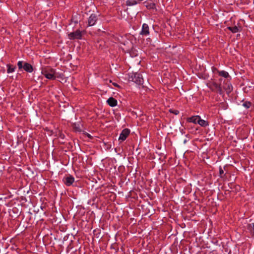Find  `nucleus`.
<instances>
[{"label": "nucleus", "mask_w": 254, "mask_h": 254, "mask_svg": "<svg viewBox=\"0 0 254 254\" xmlns=\"http://www.w3.org/2000/svg\"><path fill=\"white\" fill-rule=\"evenodd\" d=\"M129 80L133 81L138 85H142L143 87H146L144 85V80L141 74L139 73H132L129 75ZM146 82L145 84H147Z\"/></svg>", "instance_id": "f257e3e1"}, {"label": "nucleus", "mask_w": 254, "mask_h": 254, "mask_svg": "<svg viewBox=\"0 0 254 254\" xmlns=\"http://www.w3.org/2000/svg\"><path fill=\"white\" fill-rule=\"evenodd\" d=\"M207 86L212 91L222 95L224 91L220 84H218L216 82L211 81L207 83Z\"/></svg>", "instance_id": "f03ea898"}, {"label": "nucleus", "mask_w": 254, "mask_h": 254, "mask_svg": "<svg viewBox=\"0 0 254 254\" xmlns=\"http://www.w3.org/2000/svg\"><path fill=\"white\" fill-rule=\"evenodd\" d=\"M42 73L45 76L49 79L54 80L56 79V72L53 69H51L50 71H48L47 70L42 71Z\"/></svg>", "instance_id": "7ed1b4c3"}, {"label": "nucleus", "mask_w": 254, "mask_h": 254, "mask_svg": "<svg viewBox=\"0 0 254 254\" xmlns=\"http://www.w3.org/2000/svg\"><path fill=\"white\" fill-rule=\"evenodd\" d=\"M68 36L71 40H74L75 39H80L82 37L81 32L79 30H77L75 32L68 34Z\"/></svg>", "instance_id": "20e7f679"}, {"label": "nucleus", "mask_w": 254, "mask_h": 254, "mask_svg": "<svg viewBox=\"0 0 254 254\" xmlns=\"http://www.w3.org/2000/svg\"><path fill=\"white\" fill-rule=\"evenodd\" d=\"M129 130L127 128L123 129L120 134L119 138V140H125L129 135Z\"/></svg>", "instance_id": "39448f33"}, {"label": "nucleus", "mask_w": 254, "mask_h": 254, "mask_svg": "<svg viewBox=\"0 0 254 254\" xmlns=\"http://www.w3.org/2000/svg\"><path fill=\"white\" fill-rule=\"evenodd\" d=\"M97 20V17L95 14H91L88 19V26H93Z\"/></svg>", "instance_id": "423d86ee"}, {"label": "nucleus", "mask_w": 254, "mask_h": 254, "mask_svg": "<svg viewBox=\"0 0 254 254\" xmlns=\"http://www.w3.org/2000/svg\"><path fill=\"white\" fill-rule=\"evenodd\" d=\"M222 89L224 90L227 94H229L233 90L232 86L231 84L226 83L223 85Z\"/></svg>", "instance_id": "0eeeda50"}, {"label": "nucleus", "mask_w": 254, "mask_h": 254, "mask_svg": "<svg viewBox=\"0 0 254 254\" xmlns=\"http://www.w3.org/2000/svg\"><path fill=\"white\" fill-rule=\"evenodd\" d=\"M74 181V178L71 176H69L65 178L64 184L67 186H69L72 184Z\"/></svg>", "instance_id": "6e6552de"}, {"label": "nucleus", "mask_w": 254, "mask_h": 254, "mask_svg": "<svg viewBox=\"0 0 254 254\" xmlns=\"http://www.w3.org/2000/svg\"><path fill=\"white\" fill-rule=\"evenodd\" d=\"M23 69L27 72H31L33 69L31 64L29 63H25L23 65Z\"/></svg>", "instance_id": "1a4fd4ad"}, {"label": "nucleus", "mask_w": 254, "mask_h": 254, "mask_svg": "<svg viewBox=\"0 0 254 254\" xmlns=\"http://www.w3.org/2000/svg\"><path fill=\"white\" fill-rule=\"evenodd\" d=\"M107 103L111 107H115L117 104V101L113 97H110L108 100Z\"/></svg>", "instance_id": "9d476101"}, {"label": "nucleus", "mask_w": 254, "mask_h": 254, "mask_svg": "<svg viewBox=\"0 0 254 254\" xmlns=\"http://www.w3.org/2000/svg\"><path fill=\"white\" fill-rule=\"evenodd\" d=\"M142 35H147L149 33V27L147 24H143L142 25V29L141 32Z\"/></svg>", "instance_id": "9b49d317"}, {"label": "nucleus", "mask_w": 254, "mask_h": 254, "mask_svg": "<svg viewBox=\"0 0 254 254\" xmlns=\"http://www.w3.org/2000/svg\"><path fill=\"white\" fill-rule=\"evenodd\" d=\"M197 123H198L201 127H206L208 125V123L203 120L200 119L199 117V120H197Z\"/></svg>", "instance_id": "f8f14e48"}, {"label": "nucleus", "mask_w": 254, "mask_h": 254, "mask_svg": "<svg viewBox=\"0 0 254 254\" xmlns=\"http://www.w3.org/2000/svg\"><path fill=\"white\" fill-rule=\"evenodd\" d=\"M199 117H200L199 116H193L188 118V121L196 124L197 123V120H199Z\"/></svg>", "instance_id": "ddd939ff"}, {"label": "nucleus", "mask_w": 254, "mask_h": 254, "mask_svg": "<svg viewBox=\"0 0 254 254\" xmlns=\"http://www.w3.org/2000/svg\"><path fill=\"white\" fill-rule=\"evenodd\" d=\"M6 66L7 67V73H10L14 71L15 66L10 64H7Z\"/></svg>", "instance_id": "4468645a"}, {"label": "nucleus", "mask_w": 254, "mask_h": 254, "mask_svg": "<svg viewBox=\"0 0 254 254\" xmlns=\"http://www.w3.org/2000/svg\"><path fill=\"white\" fill-rule=\"evenodd\" d=\"M248 228L251 233L252 236L254 237V223L249 224Z\"/></svg>", "instance_id": "2eb2a0df"}, {"label": "nucleus", "mask_w": 254, "mask_h": 254, "mask_svg": "<svg viewBox=\"0 0 254 254\" xmlns=\"http://www.w3.org/2000/svg\"><path fill=\"white\" fill-rule=\"evenodd\" d=\"M225 167L224 168H222L221 167H220L219 168V176L220 177V178H223L225 177V176L226 175V173L224 174V170H225Z\"/></svg>", "instance_id": "dca6fc26"}, {"label": "nucleus", "mask_w": 254, "mask_h": 254, "mask_svg": "<svg viewBox=\"0 0 254 254\" xmlns=\"http://www.w3.org/2000/svg\"><path fill=\"white\" fill-rule=\"evenodd\" d=\"M218 72L220 76H223L225 78H227L229 76V73L225 71H224V70L220 71H218Z\"/></svg>", "instance_id": "f3484780"}, {"label": "nucleus", "mask_w": 254, "mask_h": 254, "mask_svg": "<svg viewBox=\"0 0 254 254\" xmlns=\"http://www.w3.org/2000/svg\"><path fill=\"white\" fill-rule=\"evenodd\" d=\"M227 28L234 33H237L239 31V29L237 26L228 27Z\"/></svg>", "instance_id": "a211bd4d"}, {"label": "nucleus", "mask_w": 254, "mask_h": 254, "mask_svg": "<svg viewBox=\"0 0 254 254\" xmlns=\"http://www.w3.org/2000/svg\"><path fill=\"white\" fill-rule=\"evenodd\" d=\"M252 104L250 102H246L243 104V106L245 107L246 108H249L251 106Z\"/></svg>", "instance_id": "6ab92c4d"}, {"label": "nucleus", "mask_w": 254, "mask_h": 254, "mask_svg": "<svg viewBox=\"0 0 254 254\" xmlns=\"http://www.w3.org/2000/svg\"><path fill=\"white\" fill-rule=\"evenodd\" d=\"M73 127L74 128V129L76 131H81V129L80 128V127H77L75 123L73 124Z\"/></svg>", "instance_id": "aec40b11"}, {"label": "nucleus", "mask_w": 254, "mask_h": 254, "mask_svg": "<svg viewBox=\"0 0 254 254\" xmlns=\"http://www.w3.org/2000/svg\"><path fill=\"white\" fill-rule=\"evenodd\" d=\"M17 65L19 69L23 68V62L22 61H19L17 63Z\"/></svg>", "instance_id": "412c9836"}, {"label": "nucleus", "mask_w": 254, "mask_h": 254, "mask_svg": "<svg viewBox=\"0 0 254 254\" xmlns=\"http://www.w3.org/2000/svg\"><path fill=\"white\" fill-rule=\"evenodd\" d=\"M169 112L171 113H172L174 114L175 115H178L179 113V111L178 110H173L172 109H170Z\"/></svg>", "instance_id": "4be33fe9"}, {"label": "nucleus", "mask_w": 254, "mask_h": 254, "mask_svg": "<svg viewBox=\"0 0 254 254\" xmlns=\"http://www.w3.org/2000/svg\"><path fill=\"white\" fill-rule=\"evenodd\" d=\"M134 57L136 58V59H135V63H137V64H139L141 62L139 58L137 57V54L135 55Z\"/></svg>", "instance_id": "5701e85b"}, {"label": "nucleus", "mask_w": 254, "mask_h": 254, "mask_svg": "<svg viewBox=\"0 0 254 254\" xmlns=\"http://www.w3.org/2000/svg\"><path fill=\"white\" fill-rule=\"evenodd\" d=\"M155 5L154 3H152L150 5L148 6L147 7L148 8H150V9L152 8V9H153V8H154L155 7Z\"/></svg>", "instance_id": "b1692460"}, {"label": "nucleus", "mask_w": 254, "mask_h": 254, "mask_svg": "<svg viewBox=\"0 0 254 254\" xmlns=\"http://www.w3.org/2000/svg\"><path fill=\"white\" fill-rule=\"evenodd\" d=\"M113 85H114L115 87H117L119 88H121V86L119 85H118V84H117L116 83H115V82L113 83Z\"/></svg>", "instance_id": "393cba45"}, {"label": "nucleus", "mask_w": 254, "mask_h": 254, "mask_svg": "<svg viewBox=\"0 0 254 254\" xmlns=\"http://www.w3.org/2000/svg\"><path fill=\"white\" fill-rule=\"evenodd\" d=\"M133 55H134L133 52H132V53H130V55L132 57V58L131 59V61L132 62L134 61V59H133Z\"/></svg>", "instance_id": "a878e982"}, {"label": "nucleus", "mask_w": 254, "mask_h": 254, "mask_svg": "<svg viewBox=\"0 0 254 254\" xmlns=\"http://www.w3.org/2000/svg\"><path fill=\"white\" fill-rule=\"evenodd\" d=\"M86 135L89 138H92V136L89 133H87Z\"/></svg>", "instance_id": "bb28decb"}, {"label": "nucleus", "mask_w": 254, "mask_h": 254, "mask_svg": "<svg viewBox=\"0 0 254 254\" xmlns=\"http://www.w3.org/2000/svg\"><path fill=\"white\" fill-rule=\"evenodd\" d=\"M215 71H217L218 72V70L217 68L213 67V72H215Z\"/></svg>", "instance_id": "cd10ccee"}, {"label": "nucleus", "mask_w": 254, "mask_h": 254, "mask_svg": "<svg viewBox=\"0 0 254 254\" xmlns=\"http://www.w3.org/2000/svg\"><path fill=\"white\" fill-rule=\"evenodd\" d=\"M5 31V30L4 29V28L3 27H2V28L1 29V31Z\"/></svg>", "instance_id": "c85d7f7f"}, {"label": "nucleus", "mask_w": 254, "mask_h": 254, "mask_svg": "<svg viewBox=\"0 0 254 254\" xmlns=\"http://www.w3.org/2000/svg\"><path fill=\"white\" fill-rule=\"evenodd\" d=\"M110 82L111 83L112 82V80H110Z\"/></svg>", "instance_id": "c756f323"}]
</instances>
